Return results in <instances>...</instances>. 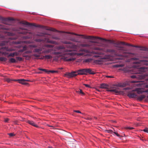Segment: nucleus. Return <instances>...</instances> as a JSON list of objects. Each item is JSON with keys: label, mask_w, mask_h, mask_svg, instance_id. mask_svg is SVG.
I'll use <instances>...</instances> for the list:
<instances>
[{"label": "nucleus", "mask_w": 148, "mask_h": 148, "mask_svg": "<svg viewBox=\"0 0 148 148\" xmlns=\"http://www.w3.org/2000/svg\"><path fill=\"white\" fill-rule=\"evenodd\" d=\"M72 50H66L64 51L65 53L62 54L59 56H55L54 57V60H57L60 57L61 59L64 61L66 62H70L73 61L76 59V58L74 57L75 55L78 56H81L83 55L84 53H90L94 54H98L101 55L103 54L102 52H95L94 51H90L89 50L85 49H81L78 52V53L72 52Z\"/></svg>", "instance_id": "nucleus-1"}, {"label": "nucleus", "mask_w": 148, "mask_h": 148, "mask_svg": "<svg viewBox=\"0 0 148 148\" xmlns=\"http://www.w3.org/2000/svg\"><path fill=\"white\" fill-rule=\"evenodd\" d=\"M116 47L118 48H119V53H116V55L118 56L119 57L117 58L118 60H123L125 59V58H127L128 57L127 54H132L133 53L131 52H125V50L123 49V47H119L118 45H117Z\"/></svg>", "instance_id": "nucleus-2"}, {"label": "nucleus", "mask_w": 148, "mask_h": 148, "mask_svg": "<svg viewBox=\"0 0 148 148\" xmlns=\"http://www.w3.org/2000/svg\"><path fill=\"white\" fill-rule=\"evenodd\" d=\"M65 33L67 34H74L76 36H83V38L84 39H94L96 38H97L98 39H100V40H104V39L102 38H100V37H95L94 36H85L83 35H79L78 34H77L75 33H71L69 32H65Z\"/></svg>", "instance_id": "nucleus-3"}, {"label": "nucleus", "mask_w": 148, "mask_h": 148, "mask_svg": "<svg viewBox=\"0 0 148 148\" xmlns=\"http://www.w3.org/2000/svg\"><path fill=\"white\" fill-rule=\"evenodd\" d=\"M136 73V75H132L131 77L133 78H137L138 79H144L145 75V74H141L140 72L139 73ZM147 79L148 80V78H147Z\"/></svg>", "instance_id": "nucleus-4"}, {"label": "nucleus", "mask_w": 148, "mask_h": 148, "mask_svg": "<svg viewBox=\"0 0 148 148\" xmlns=\"http://www.w3.org/2000/svg\"><path fill=\"white\" fill-rule=\"evenodd\" d=\"M77 75L76 71H73L71 73L67 72L64 75V77L68 78H71L76 76Z\"/></svg>", "instance_id": "nucleus-5"}, {"label": "nucleus", "mask_w": 148, "mask_h": 148, "mask_svg": "<svg viewBox=\"0 0 148 148\" xmlns=\"http://www.w3.org/2000/svg\"><path fill=\"white\" fill-rule=\"evenodd\" d=\"M64 44H68L69 45H67L66 47L69 48L70 49H76L77 46L74 44L73 43L70 42L64 41L63 42Z\"/></svg>", "instance_id": "nucleus-6"}, {"label": "nucleus", "mask_w": 148, "mask_h": 148, "mask_svg": "<svg viewBox=\"0 0 148 148\" xmlns=\"http://www.w3.org/2000/svg\"><path fill=\"white\" fill-rule=\"evenodd\" d=\"M148 61L145 60H140L138 61L134 62H133L134 64H137L140 65H148V64L147 63Z\"/></svg>", "instance_id": "nucleus-7"}, {"label": "nucleus", "mask_w": 148, "mask_h": 148, "mask_svg": "<svg viewBox=\"0 0 148 148\" xmlns=\"http://www.w3.org/2000/svg\"><path fill=\"white\" fill-rule=\"evenodd\" d=\"M133 91H136L138 94H140L143 92H147L148 93V89L143 91L140 88H136L132 90Z\"/></svg>", "instance_id": "nucleus-8"}, {"label": "nucleus", "mask_w": 148, "mask_h": 148, "mask_svg": "<svg viewBox=\"0 0 148 148\" xmlns=\"http://www.w3.org/2000/svg\"><path fill=\"white\" fill-rule=\"evenodd\" d=\"M0 20L2 21L5 24L6 22L9 21H13L14 19L12 18H4L1 17H0Z\"/></svg>", "instance_id": "nucleus-9"}, {"label": "nucleus", "mask_w": 148, "mask_h": 148, "mask_svg": "<svg viewBox=\"0 0 148 148\" xmlns=\"http://www.w3.org/2000/svg\"><path fill=\"white\" fill-rule=\"evenodd\" d=\"M29 34H32L34 37H36V36H44V35L47 34L46 33H38L37 34H34L32 32H29Z\"/></svg>", "instance_id": "nucleus-10"}, {"label": "nucleus", "mask_w": 148, "mask_h": 148, "mask_svg": "<svg viewBox=\"0 0 148 148\" xmlns=\"http://www.w3.org/2000/svg\"><path fill=\"white\" fill-rule=\"evenodd\" d=\"M94 45V44L93 45L91 44H81L79 45V47H90L93 46Z\"/></svg>", "instance_id": "nucleus-11"}, {"label": "nucleus", "mask_w": 148, "mask_h": 148, "mask_svg": "<svg viewBox=\"0 0 148 148\" xmlns=\"http://www.w3.org/2000/svg\"><path fill=\"white\" fill-rule=\"evenodd\" d=\"M20 29L22 30V31L21 32H18V33L19 34H25L28 33V30L26 29L22 28H20Z\"/></svg>", "instance_id": "nucleus-12"}, {"label": "nucleus", "mask_w": 148, "mask_h": 148, "mask_svg": "<svg viewBox=\"0 0 148 148\" xmlns=\"http://www.w3.org/2000/svg\"><path fill=\"white\" fill-rule=\"evenodd\" d=\"M16 81H18L19 83H20L21 84H22L26 85V84H28V83H27L25 82V81H28V80H25L24 79L16 80Z\"/></svg>", "instance_id": "nucleus-13"}, {"label": "nucleus", "mask_w": 148, "mask_h": 148, "mask_svg": "<svg viewBox=\"0 0 148 148\" xmlns=\"http://www.w3.org/2000/svg\"><path fill=\"white\" fill-rule=\"evenodd\" d=\"M76 73L77 75H85L84 69H82L78 70L77 72H76Z\"/></svg>", "instance_id": "nucleus-14"}, {"label": "nucleus", "mask_w": 148, "mask_h": 148, "mask_svg": "<svg viewBox=\"0 0 148 148\" xmlns=\"http://www.w3.org/2000/svg\"><path fill=\"white\" fill-rule=\"evenodd\" d=\"M127 96L130 98H135L137 96V95L135 93L131 92L127 94Z\"/></svg>", "instance_id": "nucleus-15"}, {"label": "nucleus", "mask_w": 148, "mask_h": 148, "mask_svg": "<svg viewBox=\"0 0 148 148\" xmlns=\"http://www.w3.org/2000/svg\"><path fill=\"white\" fill-rule=\"evenodd\" d=\"M114 132H113V131L112 130H106V131L108 133H110L111 134L114 133L117 136H120L119 135L117 132H115V131L114 130Z\"/></svg>", "instance_id": "nucleus-16"}, {"label": "nucleus", "mask_w": 148, "mask_h": 148, "mask_svg": "<svg viewBox=\"0 0 148 148\" xmlns=\"http://www.w3.org/2000/svg\"><path fill=\"white\" fill-rule=\"evenodd\" d=\"M119 48H118L117 49V51H116L114 50H110V49H108L107 50V52H114V53L115 55L117 56L116 55V53H119Z\"/></svg>", "instance_id": "nucleus-17"}, {"label": "nucleus", "mask_w": 148, "mask_h": 148, "mask_svg": "<svg viewBox=\"0 0 148 148\" xmlns=\"http://www.w3.org/2000/svg\"><path fill=\"white\" fill-rule=\"evenodd\" d=\"M27 122L29 124H30V125L36 127H38V126L33 121H30L29 120H27Z\"/></svg>", "instance_id": "nucleus-18"}, {"label": "nucleus", "mask_w": 148, "mask_h": 148, "mask_svg": "<svg viewBox=\"0 0 148 148\" xmlns=\"http://www.w3.org/2000/svg\"><path fill=\"white\" fill-rule=\"evenodd\" d=\"M19 23L20 24H23V25H27V26H29L31 25H30V23H28L27 22L24 21H21L19 22Z\"/></svg>", "instance_id": "nucleus-19"}, {"label": "nucleus", "mask_w": 148, "mask_h": 148, "mask_svg": "<svg viewBox=\"0 0 148 148\" xmlns=\"http://www.w3.org/2000/svg\"><path fill=\"white\" fill-rule=\"evenodd\" d=\"M52 54L55 55H59V56H54L53 57V58H54V57L55 56H59L60 55H62V54L61 52H54L52 53Z\"/></svg>", "instance_id": "nucleus-20"}, {"label": "nucleus", "mask_w": 148, "mask_h": 148, "mask_svg": "<svg viewBox=\"0 0 148 148\" xmlns=\"http://www.w3.org/2000/svg\"><path fill=\"white\" fill-rule=\"evenodd\" d=\"M87 71V73H88L90 74H95V72L90 69H88Z\"/></svg>", "instance_id": "nucleus-21"}, {"label": "nucleus", "mask_w": 148, "mask_h": 148, "mask_svg": "<svg viewBox=\"0 0 148 148\" xmlns=\"http://www.w3.org/2000/svg\"><path fill=\"white\" fill-rule=\"evenodd\" d=\"M91 49L92 50H97L99 51L103 50V49L101 48L95 47H92L91 48Z\"/></svg>", "instance_id": "nucleus-22"}, {"label": "nucleus", "mask_w": 148, "mask_h": 148, "mask_svg": "<svg viewBox=\"0 0 148 148\" xmlns=\"http://www.w3.org/2000/svg\"><path fill=\"white\" fill-rule=\"evenodd\" d=\"M94 62L96 64H101L102 63V61L101 60H96L94 61Z\"/></svg>", "instance_id": "nucleus-23"}, {"label": "nucleus", "mask_w": 148, "mask_h": 148, "mask_svg": "<svg viewBox=\"0 0 148 148\" xmlns=\"http://www.w3.org/2000/svg\"><path fill=\"white\" fill-rule=\"evenodd\" d=\"M45 59H49L52 58V56L51 55H45Z\"/></svg>", "instance_id": "nucleus-24"}, {"label": "nucleus", "mask_w": 148, "mask_h": 148, "mask_svg": "<svg viewBox=\"0 0 148 148\" xmlns=\"http://www.w3.org/2000/svg\"><path fill=\"white\" fill-rule=\"evenodd\" d=\"M9 61L11 63H15L16 62V60L14 58H11L9 59Z\"/></svg>", "instance_id": "nucleus-25"}, {"label": "nucleus", "mask_w": 148, "mask_h": 148, "mask_svg": "<svg viewBox=\"0 0 148 148\" xmlns=\"http://www.w3.org/2000/svg\"><path fill=\"white\" fill-rule=\"evenodd\" d=\"M53 50V49H48L44 51V52L48 53L51 52Z\"/></svg>", "instance_id": "nucleus-26"}, {"label": "nucleus", "mask_w": 148, "mask_h": 148, "mask_svg": "<svg viewBox=\"0 0 148 148\" xmlns=\"http://www.w3.org/2000/svg\"><path fill=\"white\" fill-rule=\"evenodd\" d=\"M145 96L144 95H141L140 96H139L138 97V99L139 100H142L144 98H145Z\"/></svg>", "instance_id": "nucleus-27"}, {"label": "nucleus", "mask_w": 148, "mask_h": 148, "mask_svg": "<svg viewBox=\"0 0 148 148\" xmlns=\"http://www.w3.org/2000/svg\"><path fill=\"white\" fill-rule=\"evenodd\" d=\"M77 92L79 94H80L82 95H84V92H83L82 90L81 89H79V90L77 91Z\"/></svg>", "instance_id": "nucleus-28"}, {"label": "nucleus", "mask_w": 148, "mask_h": 148, "mask_svg": "<svg viewBox=\"0 0 148 148\" xmlns=\"http://www.w3.org/2000/svg\"><path fill=\"white\" fill-rule=\"evenodd\" d=\"M107 87V85L104 84H102L100 85V88H106Z\"/></svg>", "instance_id": "nucleus-29"}, {"label": "nucleus", "mask_w": 148, "mask_h": 148, "mask_svg": "<svg viewBox=\"0 0 148 148\" xmlns=\"http://www.w3.org/2000/svg\"><path fill=\"white\" fill-rule=\"evenodd\" d=\"M38 69L39 70L43 71H44L45 72L47 73L48 74V72H49V71H48L46 69H41L40 68H38Z\"/></svg>", "instance_id": "nucleus-30"}, {"label": "nucleus", "mask_w": 148, "mask_h": 148, "mask_svg": "<svg viewBox=\"0 0 148 148\" xmlns=\"http://www.w3.org/2000/svg\"><path fill=\"white\" fill-rule=\"evenodd\" d=\"M65 48V47L63 46H59V47H58L57 48V49H58V50H60V49H64Z\"/></svg>", "instance_id": "nucleus-31"}, {"label": "nucleus", "mask_w": 148, "mask_h": 148, "mask_svg": "<svg viewBox=\"0 0 148 148\" xmlns=\"http://www.w3.org/2000/svg\"><path fill=\"white\" fill-rule=\"evenodd\" d=\"M7 60V59L4 57H0V61H5Z\"/></svg>", "instance_id": "nucleus-32"}, {"label": "nucleus", "mask_w": 148, "mask_h": 148, "mask_svg": "<svg viewBox=\"0 0 148 148\" xmlns=\"http://www.w3.org/2000/svg\"><path fill=\"white\" fill-rule=\"evenodd\" d=\"M70 40L72 41L76 42H79L76 40L75 39L73 38H71L70 39Z\"/></svg>", "instance_id": "nucleus-33"}, {"label": "nucleus", "mask_w": 148, "mask_h": 148, "mask_svg": "<svg viewBox=\"0 0 148 148\" xmlns=\"http://www.w3.org/2000/svg\"><path fill=\"white\" fill-rule=\"evenodd\" d=\"M123 66H124V65L122 64H116V65H115L114 66V67L118 68V67H122Z\"/></svg>", "instance_id": "nucleus-34"}, {"label": "nucleus", "mask_w": 148, "mask_h": 148, "mask_svg": "<svg viewBox=\"0 0 148 148\" xmlns=\"http://www.w3.org/2000/svg\"><path fill=\"white\" fill-rule=\"evenodd\" d=\"M16 53V52H14L12 53H10L8 56V57L11 56L13 57L15 55V54Z\"/></svg>", "instance_id": "nucleus-35"}, {"label": "nucleus", "mask_w": 148, "mask_h": 148, "mask_svg": "<svg viewBox=\"0 0 148 148\" xmlns=\"http://www.w3.org/2000/svg\"><path fill=\"white\" fill-rule=\"evenodd\" d=\"M48 72V74H49L50 73H58V71H49Z\"/></svg>", "instance_id": "nucleus-36"}, {"label": "nucleus", "mask_w": 148, "mask_h": 148, "mask_svg": "<svg viewBox=\"0 0 148 148\" xmlns=\"http://www.w3.org/2000/svg\"><path fill=\"white\" fill-rule=\"evenodd\" d=\"M92 59L91 58H88L84 60V61L86 62H89L92 60Z\"/></svg>", "instance_id": "nucleus-37"}, {"label": "nucleus", "mask_w": 148, "mask_h": 148, "mask_svg": "<svg viewBox=\"0 0 148 148\" xmlns=\"http://www.w3.org/2000/svg\"><path fill=\"white\" fill-rule=\"evenodd\" d=\"M114 92L116 93H119L120 92V91L119 90V89L118 88L114 89Z\"/></svg>", "instance_id": "nucleus-38"}, {"label": "nucleus", "mask_w": 148, "mask_h": 148, "mask_svg": "<svg viewBox=\"0 0 148 148\" xmlns=\"http://www.w3.org/2000/svg\"><path fill=\"white\" fill-rule=\"evenodd\" d=\"M42 50V49H35L34 51L35 52H38Z\"/></svg>", "instance_id": "nucleus-39"}, {"label": "nucleus", "mask_w": 148, "mask_h": 148, "mask_svg": "<svg viewBox=\"0 0 148 148\" xmlns=\"http://www.w3.org/2000/svg\"><path fill=\"white\" fill-rule=\"evenodd\" d=\"M6 80L8 82H10L11 81H12V80L16 81V80L11 79H10V78H7L6 79Z\"/></svg>", "instance_id": "nucleus-40"}, {"label": "nucleus", "mask_w": 148, "mask_h": 148, "mask_svg": "<svg viewBox=\"0 0 148 148\" xmlns=\"http://www.w3.org/2000/svg\"><path fill=\"white\" fill-rule=\"evenodd\" d=\"M147 68L145 67H140V69L144 71L145 70L147 69Z\"/></svg>", "instance_id": "nucleus-41"}, {"label": "nucleus", "mask_w": 148, "mask_h": 148, "mask_svg": "<svg viewBox=\"0 0 148 148\" xmlns=\"http://www.w3.org/2000/svg\"><path fill=\"white\" fill-rule=\"evenodd\" d=\"M16 58L17 59V60L19 61H21L22 60V58L21 57H16Z\"/></svg>", "instance_id": "nucleus-42"}, {"label": "nucleus", "mask_w": 148, "mask_h": 148, "mask_svg": "<svg viewBox=\"0 0 148 148\" xmlns=\"http://www.w3.org/2000/svg\"><path fill=\"white\" fill-rule=\"evenodd\" d=\"M45 47L49 48H53V46L51 45H47L45 46Z\"/></svg>", "instance_id": "nucleus-43"}, {"label": "nucleus", "mask_w": 148, "mask_h": 148, "mask_svg": "<svg viewBox=\"0 0 148 148\" xmlns=\"http://www.w3.org/2000/svg\"><path fill=\"white\" fill-rule=\"evenodd\" d=\"M125 128L127 129H129L130 130H132L134 129V128L132 127H125Z\"/></svg>", "instance_id": "nucleus-44"}, {"label": "nucleus", "mask_w": 148, "mask_h": 148, "mask_svg": "<svg viewBox=\"0 0 148 148\" xmlns=\"http://www.w3.org/2000/svg\"><path fill=\"white\" fill-rule=\"evenodd\" d=\"M32 56L36 57H39L40 56V55H39L37 54H34Z\"/></svg>", "instance_id": "nucleus-45"}, {"label": "nucleus", "mask_w": 148, "mask_h": 148, "mask_svg": "<svg viewBox=\"0 0 148 148\" xmlns=\"http://www.w3.org/2000/svg\"><path fill=\"white\" fill-rule=\"evenodd\" d=\"M131 59L134 60H139V58H132Z\"/></svg>", "instance_id": "nucleus-46"}, {"label": "nucleus", "mask_w": 148, "mask_h": 148, "mask_svg": "<svg viewBox=\"0 0 148 148\" xmlns=\"http://www.w3.org/2000/svg\"><path fill=\"white\" fill-rule=\"evenodd\" d=\"M6 50L8 51H13L12 49L7 48L6 49Z\"/></svg>", "instance_id": "nucleus-47"}, {"label": "nucleus", "mask_w": 148, "mask_h": 148, "mask_svg": "<svg viewBox=\"0 0 148 148\" xmlns=\"http://www.w3.org/2000/svg\"><path fill=\"white\" fill-rule=\"evenodd\" d=\"M143 131L144 132L148 133V129L147 128H146L143 130Z\"/></svg>", "instance_id": "nucleus-48"}, {"label": "nucleus", "mask_w": 148, "mask_h": 148, "mask_svg": "<svg viewBox=\"0 0 148 148\" xmlns=\"http://www.w3.org/2000/svg\"><path fill=\"white\" fill-rule=\"evenodd\" d=\"M74 112H75L77 113H79L80 114H83V113H82L79 110H74Z\"/></svg>", "instance_id": "nucleus-49"}, {"label": "nucleus", "mask_w": 148, "mask_h": 148, "mask_svg": "<svg viewBox=\"0 0 148 148\" xmlns=\"http://www.w3.org/2000/svg\"><path fill=\"white\" fill-rule=\"evenodd\" d=\"M84 69V72H85V75H86L87 73V70L88 69Z\"/></svg>", "instance_id": "nucleus-50"}, {"label": "nucleus", "mask_w": 148, "mask_h": 148, "mask_svg": "<svg viewBox=\"0 0 148 148\" xmlns=\"http://www.w3.org/2000/svg\"><path fill=\"white\" fill-rule=\"evenodd\" d=\"M43 40L40 39H36L35 41L36 42H40L42 41Z\"/></svg>", "instance_id": "nucleus-51"}, {"label": "nucleus", "mask_w": 148, "mask_h": 148, "mask_svg": "<svg viewBox=\"0 0 148 148\" xmlns=\"http://www.w3.org/2000/svg\"><path fill=\"white\" fill-rule=\"evenodd\" d=\"M138 81H135L133 80L131 82L132 83H138Z\"/></svg>", "instance_id": "nucleus-52"}, {"label": "nucleus", "mask_w": 148, "mask_h": 148, "mask_svg": "<svg viewBox=\"0 0 148 148\" xmlns=\"http://www.w3.org/2000/svg\"><path fill=\"white\" fill-rule=\"evenodd\" d=\"M9 120V119L8 118H5V119L4 121L5 122H7Z\"/></svg>", "instance_id": "nucleus-53"}, {"label": "nucleus", "mask_w": 148, "mask_h": 148, "mask_svg": "<svg viewBox=\"0 0 148 148\" xmlns=\"http://www.w3.org/2000/svg\"><path fill=\"white\" fill-rule=\"evenodd\" d=\"M9 135L11 136H13L14 135V134L12 133H10L8 134Z\"/></svg>", "instance_id": "nucleus-54"}, {"label": "nucleus", "mask_w": 148, "mask_h": 148, "mask_svg": "<svg viewBox=\"0 0 148 148\" xmlns=\"http://www.w3.org/2000/svg\"><path fill=\"white\" fill-rule=\"evenodd\" d=\"M120 44H122V45H126V44L125 42H120Z\"/></svg>", "instance_id": "nucleus-55"}, {"label": "nucleus", "mask_w": 148, "mask_h": 148, "mask_svg": "<svg viewBox=\"0 0 148 148\" xmlns=\"http://www.w3.org/2000/svg\"><path fill=\"white\" fill-rule=\"evenodd\" d=\"M48 42L50 43H51L54 44V42L51 41H49L47 42Z\"/></svg>", "instance_id": "nucleus-56"}, {"label": "nucleus", "mask_w": 148, "mask_h": 148, "mask_svg": "<svg viewBox=\"0 0 148 148\" xmlns=\"http://www.w3.org/2000/svg\"><path fill=\"white\" fill-rule=\"evenodd\" d=\"M24 51V49H21V50H19L18 51L19 52H23Z\"/></svg>", "instance_id": "nucleus-57"}, {"label": "nucleus", "mask_w": 148, "mask_h": 148, "mask_svg": "<svg viewBox=\"0 0 148 148\" xmlns=\"http://www.w3.org/2000/svg\"><path fill=\"white\" fill-rule=\"evenodd\" d=\"M31 53V52L30 51H26L25 52V54H27V53Z\"/></svg>", "instance_id": "nucleus-58"}, {"label": "nucleus", "mask_w": 148, "mask_h": 148, "mask_svg": "<svg viewBox=\"0 0 148 148\" xmlns=\"http://www.w3.org/2000/svg\"><path fill=\"white\" fill-rule=\"evenodd\" d=\"M142 50L145 51H148V49L146 48H144L143 49H142Z\"/></svg>", "instance_id": "nucleus-59"}, {"label": "nucleus", "mask_w": 148, "mask_h": 148, "mask_svg": "<svg viewBox=\"0 0 148 148\" xmlns=\"http://www.w3.org/2000/svg\"><path fill=\"white\" fill-rule=\"evenodd\" d=\"M84 85L86 87H90V86L87 84H84Z\"/></svg>", "instance_id": "nucleus-60"}, {"label": "nucleus", "mask_w": 148, "mask_h": 148, "mask_svg": "<svg viewBox=\"0 0 148 148\" xmlns=\"http://www.w3.org/2000/svg\"><path fill=\"white\" fill-rule=\"evenodd\" d=\"M106 77L109 78H112L113 77V76H106Z\"/></svg>", "instance_id": "nucleus-61"}, {"label": "nucleus", "mask_w": 148, "mask_h": 148, "mask_svg": "<svg viewBox=\"0 0 148 148\" xmlns=\"http://www.w3.org/2000/svg\"><path fill=\"white\" fill-rule=\"evenodd\" d=\"M93 57L95 58H98L99 57V56L98 55H94L93 56Z\"/></svg>", "instance_id": "nucleus-62"}, {"label": "nucleus", "mask_w": 148, "mask_h": 148, "mask_svg": "<svg viewBox=\"0 0 148 148\" xmlns=\"http://www.w3.org/2000/svg\"><path fill=\"white\" fill-rule=\"evenodd\" d=\"M108 91L111 92H114V89L109 90H108Z\"/></svg>", "instance_id": "nucleus-63"}, {"label": "nucleus", "mask_w": 148, "mask_h": 148, "mask_svg": "<svg viewBox=\"0 0 148 148\" xmlns=\"http://www.w3.org/2000/svg\"><path fill=\"white\" fill-rule=\"evenodd\" d=\"M49 30L51 31H54L55 30V29H49Z\"/></svg>", "instance_id": "nucleus-64"}]
</instances>
